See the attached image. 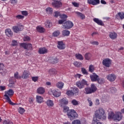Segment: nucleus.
Here are the masks:
<instances>
[{"label":"nucleus","instance_id":"obj_27","mask_svg":"<svg viewBox=\"0 0 124 124\" xmlns=\"http://www.w3.org/2000/svg\"><path fill=\"white\" fill-rule=\"evenodd\" d=\"M36 101L38 103H42L43 102V97L41 96L37 95L36 96Z\"/></svg>","mask_w":124,"mask_h":124},{"label":"nucleus","instance_id":"obj_50","mask_svg":"<svg viewBox=\"0 0 124 124\" xmlns=\"http://www.w3.org/2000/svg\"><path fill=\"white\" fill-rule=\"evenodd\" d=\"M88 103H89V106H93V102H92V99L91 98H88L87 99Z\"/></svg>","mask_w":124,"mask_h":124},{"label":"nucleus","instance_id":"obj_52","mask_svg":"<svg viewBox=\"0 0 124 124\" xmlns=\"http://www.w3.org/2000/svg\"><path fill=\"white\" fill-rule=\"evenodd\" d=\"M60 18L61 19H66V18H67V16H66L65 14H61L60 15Z\"/></svg>","mask_w":124,"mask_h":124},{"label":"nucleus","instance_id":"obj_32","mask_svg":"<svg viewBox=\"0 0 124 124\" xmlns=\"http://www.w3.org/2000/svg\"><path fill=\"white\" fill-rule=\"evenodd\" d=\"M75 57L78 60H79L80 61H83V60H84V57H83V56L79 53L76 54L75 55Z\"/></svg>","mask_w":124,"mask_h":124},{"label":"nucleus","instance_id":"obj_17","mask_svg":"<svg viewBox=\"0 0 124 124\" xmlns=\"http://www.w3.org/2000/svg\"><path fill=\"white\" fill-rule=\"evenodd\" d=\"M38 53L40 54V55L47 54V53H48V49H46L45 47H40L39 48Z\"/></svg>","mask_w":124,"mask_h":124},{"label":"nucleus","instance_id":"obj_38","mask_svg":"<svg viewBox=\"0 0 124 124\" xmlns=\"http://www.w3.org/2000/svg\"><path fill=\"white\" fill-rule=\"evenodd\" d=\"M74 65L75 66H76V67H80L82 66V63L80 62H74Z\"/></svg>","mask_w":124,"mask_h":124},{"label":"nucleus","instance_id":"obj_26","mask_svg":"<svg viewBox=\"0 0 124 124\" xmlns=\"http://www.w3.org/2000/svg\"><path fill=\"white\" fill-rule=\"evenodd\" d=\"M5 33L7 36H12L13 32L10 29H7L5 30Z\"/></svg>","mask_w":124,"mask_h":124},{"label":"nucleus","instance_id":"obj_28","mask_svg":"<svg viewBox=\"0 0 124 124\" xmlns=\"http://www.w3.org/2000/svg\"><path fill=\"white\" fill-rule=\"evenodd\" d=\"M36 30L37 31H38L39 32H40L41 33H43V32L45 31V29L43 27L40 26H37L36 27Z\"/></svg>","mask_w":124,"mask_h":124},{"label":"nucleus","instance_id":"obj_19","mask_svg":"<svg viewBox=\"0 0 124 124\" xmlns=\"http://www.w3.org/2000/svg\"><path fill=\"white\" fill-rule=\"evenodd\" d=\"M52 94L55 97H59L62 94V93L58 90H53L52 91Z\"/></svg>","mask_w":124,"mask_h":124},{"label":"nucleus","instance_id":"obj_34","mask_svg":"<svg viewBox=\"0 0 124 124\" xmlns=\"http://www.w3.org/2000/svg\"><path fill=\"white\" fill-rule=\"evenodd\" d=\"M64 84L63 82H59L57 83V88H59V89H62V88H63Z\"/></svg>","mask_w":124,"mask_h":124},{"label":"nucleus","instance_id":"obj_29","mask_svg":"<svg viewBox=\"0 0 124 124\" xmlns=\"http://www.w3.org/2000/svg\"><path fill=\"white\" fill-rule=\"evenodd\" d=\"M76 14H77V15L78 17H80V18L81 19V20H84V19L86 18V16H85V15L82 14L80 12H76Z\"/></svg>","mask_w":124,"mask_h":124},{"label":"nucleus","instance_id":"obj_25","mask_svg":"<svg viewBox=\"0 0 124 124\" xmlns=\"http://www.w3.org/2000/svg\"><path fill=\"white\" fill-rule=\"evenodd\" d=\"M46 103L48 107H53V106H54V102L51 100H47L46 102Z\"/></svg>","mask_w":124,"mask_h":124},{"label":"nucleus","instance_id":"obj_60","mask_svg":"<svg viewBox=\"0 0 124 124\" xmlns=\"http://www.w3.org/2000/svg\"><path fill=\"white\" fill-rule=\"evenodd\" d=\"M4 65L2 63H0V70H3Z\"/></svg>","mask_w":124,"mask_h":124},{"label":"nucleus","instance_id":"obj_44","mask_svg":"<svg viewBox=\"0 0 124 124\" xmlns=\"http://www.w3.org/2000/svg\"><path fill=\"white\" fill-rule=\"evenodd\" d=\"M81 72L82 74H84V75H88L89 73H88V71L85 68H81Z\"/></svg>","mask_w":124,"mask_h":124},{"label":"nucleus","instance_id":"obj_4","mask_svg":"<svg viewBox=\"0 0 124 124\" xmlns=\"http://www.w3.org/2000/svg\"><path fill=\"white\" fill-rule=\"evenodd\" d=\"M96 90L97 88L94 84H92L91 85V87H87L84 89V93L85 94H91V93H93L95 92H96Z\"/></svg>","mask_w":124,"mask_h":124},{"label":"nucleus","instance_id":"obj_6","mask_svg":"<svg viewBox=\"0 0 124 124\" xmlns=\"http://www.w3.org/2000/svg\"><path fill=\"white\" fill-rule=\"evenodd\" d=\"M19 45L21 47L24 48L25 50H28L29 51H32V45L30 43H20Z\"/></svg>","mask_w":124,"mask_h":124},{"label":"nucleus","instance_id":"obj_23","mask_svg":"<svg viewBox=\"0 0 124 124\" xmlns=\"http://www.w3.org/2000/svg\"><path fill=\"white\" fill-rule=\"evenodd\" d=\"M74 95H78L79 94V89L77 87H74L72 89Z\"/></svg>","mask_w":124,"mask_h":124},{"label":"nucleus","instance_id":"obj_13","mask_svg":"<svg viewBox=\"0 0 124 124\" xmlns=\"http://www.w3.org/2000/svg\"><path fill=\"white\" fill-rule=\"evenodd\" d=\"M90 78L92 82H96L98 80L99 76L96 74L93 73L92 75H90Z\"/></svg>","mask_w":124,"mask_h":124},{"label":"nucleus","instance_id":"obj_46","mask_svg":"<svg viewBox=\"0 0 124 124\" xmlns=\"http://www.w3.org/2000/svg\"><path fill=\"white\" fill-rule=\"evenodd\" d=\"M72 124H81V122L79 120H75L72 122Z\"/></svg>","mask_w":124,"mask_h":124},{"label":"nucleus","instance_id":"obj_48","mask_svg":"<svg viewBox=\"0 0 124 124\" xmlns=\"http://www.w3.org/2000/svg\"><path fill=\"white\" fill-rule=\"evenodd\" d=\"M69 108L66 106H64L63 107V112H64V113H66L67 112V114L68 111H69Z\"/></svg>","mask_w":124,"mask_h":124},{"label":"nucleus","instance_id":"obj_37","mask_svg":"<svg viewBox=\"0 0 124 124\" xmlns=\"http://www.w3.org/2000/svg\"><path fill=\"white\" fill-rule=\"evenodd\" d=\"M18 112L19 113V114L23 115L24 114V113H25V108H23L19 107L18 108Z\"/></svg>","mask_w":124,"mask_h":124},{"label":"nucleus","instance_id":"obj_43","mask_svg":"<svg viewBox=\"0 0 124 124\" xmlns=\"http://www.w3.org/2000/svg\"><path fill=\"white\" fill-rule=\"evenodd\" d=\"M14 77L16 78V79H21V78H22L21 76H19V73H18V72H16L14 74Z\"/></svg>","mask_w":124,"mask_h":124},{"label":"nucleus","instance_id":"obj_53","mask_svg":"<svg viewBox=\"0 0 124 124\" xmlns=\"http://www.w3.org/2000/svg\"><path fill=\"white\" fill-rule=\"evenodd\" d=\"M30 40H31V38L29 36H25L23 38L24 41H30Z\"/></svg>","mask_w":124,"mask_h":124},{"label":"nucleus","instance_id":"obj_64","mask_svg":"<svg viewBox=\"0 0 124 124\" xmlns=\"http://www.w3.org/2000/svg\"><path fill=\"white\" fill-rule=\"evenodd\" d=\"M0 91H4V90H5V86H0Z\"/></svg>","mask_w":124,"mask_h":124},{"label":"nucleus","instance_id":"obj_63","mask_svg":"<svg viewBox=\"0 0 124 124\" xmlns=\"http://www.w3.org/2000/svg\"><path fill=\"white\" fill-rule=\"evenodd\" d=\"M110 91H111V93H115L117 91V89L114 87H112L110 88Z\"/></svg>","mask_w":124,"mask_h":124},{"label":"nucleus","instance_id":"obj_36","mask_svg":"<svg viewBox=\"0 0 124 124\" xmlns=\"http://www.w3.org/2000/svg\"><path fill=\"white\" fill-rule=\"evenodd\" d=\"M66 94L68 95V96H74V94L73 93L72 90L67 91L66 92Z\"/></svg>","mask_w":124,"mask_h":124},{"label":"nucleus","instance_id":"obj_58","mask_svg":"<svg viewBox=\"0 0 124 124\" xmlns=\"http://www.w3.org/2000/svg\"><path fill=\"white\" fill-rule=\"evenodd\" d=\"M72 4L75 6V7H79V3L77 2H72Z\"/></svg>","mask_w":124,"mask_h":124},{"label":"nucleus","instance_id":"obj_12","mask_svg":"<svg viewBox=\"0 0 124 124\" xmlns=\"http://www.w3.org/2000/svg\"><path fill=\"white\" fill-rule=\"evenodd\" d=\"M116 78L117 77L114 74H109L107 76V78L110 82H114V81L116 80Z\"/></svg>","mask_w":124,"mask_h":124},{"label":"nucleus","instance_id":"obj_45","mask_svg":"<svg viewBox=\"0 0 124 124\" xmlns=\"http://www.w3.org/2000/svg\"><path fill=\"white\" fill-rule=\"evenodd\" d=\"M90 72H93L94 71V67L93 65H90L89 67Z\"/></svg>","mask_w":124,"mask_h":124},{"label":"nucleus","instance_id":"obj_57","mask_svg":"<svg viewBox=\"0 0 124 124\" xmlns=\"http://www.w3.org/2000/svg\"><path fill=\"white\" fill-rule=\"evenodd\" d=\"M65 21V19H60L59 20L58 23L59 25H62L63 23H64V21Z\"/></svg>","mask_w":124,"mask_h":124},{"label":"nucleus","instance_id":"obj_42","mask_svg":"<svg viewBox=\"0 0 124 124\" xmlns=\"http://www.w3.org/2000/svg\"><path fill=\"white\" fill-rule=\"evenodd\" d=\"M60 32L59 31H55L53 32L52 35L54 37H57V36H59V35L60 34Z\"/></svg>","mask_w":124,"mask_h":124},{"label":"nucleus","instance_id":"obj_5","mask_svg":"<svg viewBox=\"0 0 124 124\" xmlns=\"http://www.w3.org/2000/svg\"><path fill=\"white\" fill-rule=\"evenodd\" d=\"M67 115L71 121H73V120H75V119L78 118V114H77V112L74 109H69L68 111Z\"/></svg>","mask_w":124,"mask_h":124},{"label":"nucleus","instance_id":"obj_9","mask_svg":"<svg viewBox=\"0 0 124 124\" xmlns=\"http://www.w3.org/2000/svg\"><path fill=\"white\" fill-rule=\"evenodd\" d=\"M102 64L106 67H110L112 64V60L109 58H106L103 60Z\"/></svg>","mask_w":124,"mask_h":124},{"label":"nucleus","instance_id":"obj_35","mask_svg":"<svg viewBox=\"0 0 124 124\" xmlns=\"http://www.w3.org/2000/svg\"><path fill=\"white\" fill-rule=\"evenodd\" d=\"M97 83L98 84H100V85H102L103 84H104L105 83V79L104 78H98Z\"/></svg>","mask_w":124,"mask_h":124},{"label":"nucleus","instance_id":"obj_33","mask_svg":"<svg viewBox=\"0 0 124 124\" xmlns=\"http://www.w3.org/2000/svg\"><path fill=\"white\" fill-rule=\"evenodd\" d=\"M91 58H92V54H91L90 53H87L85 54V60H86L87 61H89V60H91Z\"/></svg>","mask_w":124,"mask_h":124},{"label":"nucleus","instance_id":"obj_16","mask_svg":"<svg viewBox=\"0 0 124 124\" xmlns=\"http://www.w3.org/2000/svg\"><path fill=\"white\" fill-rule=\"evenodd\" d=\"M100 2L99 0H88V3L92 5H97V4H99Z\"/></svg>","mask_w":124,"mask_h":124},{"label":"nucleus","instance_id":"obj_10","mask_svg":"<svg viewBox=\"0 0 124 124\" xmlns=\"http://www.w3.org/2000/svg\"><path fill=\"white\" fill-rule=\"evenodd\" d=\"M24 30V26L22 25H19L17 26H14L13 27V31L16 33H18L19 31H21Z\"/></svg>","mask_w":124,"mask_h":124},{"label":"nucleus","instance_id":"obj_15","mask_svg":"<svg viewBox=\"0 0 124 124\" xmlns=\"http://www.w3.org/2000/svg\"><path fill=\"white\" fill-rule=\"evenodd\" d=\"M57 47L60 50H63V49H65V45L63 44L62 41H58Z\"/></svg>","mask_w":124,"mask_h":124},{"label":"nucleus","instance_id":"obj_22","mask_svg":"<svg viewBox=\"0 0 124 124\" xmlns=\"http://www.w3.org/2000/svg\"><path fill=\"white\" fill-rule=\"evenodd\" d=\"M109 36L111 39L114 40V39H116L118 37V34L116 32H111L109 33Z\"/></svg>","mask_w":124,"mask_h":124},{"label":"nucleus","instance_id":"obj_61","mask_svg":"<svg viewBox=\"0 0 124 124\" xmlns=\"http://www.w3.org/2000/svg\"><path fill=\"white\" fill-rule=\"evenodd\" d=\"M29 101L30 103H31V104L33 103V98L30 97L29 98Z\"/></svg>","mask_w":124,"mask_h":124},{"label":"nucleus","instance_id":"obj_30","mask_svg":"<svg viewBox=\"0 0 124 124\" xmlns=\"http://www.w3.org/2000/svg\"><path fill=\"white\" fill-rule=\"evenodd\" d=\"M62 34L63 36H68L70 34V31L68 30H63L62 31Z\"/></svg>","mask_w":124,"mask_h":124},{"label":"nucleus","instance_id":"obj_7","mask_svg":"<svg viewBox=\"0 0 124 124\" xmlns=\"http://www.w3.org/2000/svg\"><path fill=\"white\" fill-rule=\"evenodd\" d=\"M87 83L88 82L86 81V80L82 79L81 81H78L76 82V86L79 89H83Z\"/></svg>","mask_w":124,"mask_h":124},{"label":"nucleus","instance_id":"obj_31","mask_svg":"<svg viewBox=\"0 0 124 124\" xmlns=\"http://www.w3.org/2000/svg\"><path fill=\"white\" fill-rule=\"evenodd\" d=\"M45 27L48 29H50L52 27V23L49 20H46L45 23Z\"/></svg>","mask_w":124,"mask_h":124},{"label":"nucleus","instance_id":"obj_62","mask_svg":"<svg viewBox=\"0 0 124 124\" xmlns=\"http://www.w3.org/2000/svg\"><path fill=\"white\" fill-rule=\"evenodd\" d=\"M91 44H93V45H98V42L97 41H93L91 42Z\"/></svg>","mask_w":124,"mask_h":124},{"label":"nucleus","instance_id":"obj_1","mask_svg":"<svg viewBox=\"0 0 124 124\" xmlns=\"http://www.w3.org/2000/svg\"><path fill=\"white\" fill-rule=\"evenodd\" d=\"M95 117L96 119L98 120H102V121H105L107 119L106 114H105V110L100 108L96 110L95 112Z\"/></svg>","mask_w":124,"mask_h":124},{"label":"nucleus","instance_id":"obj_59","mask_svg":"<svg viewBox=\"0 0 124 124\" xmlns=\"http://www.w3.org/2000/svg\"><path fill=\"white\" fill-rule=\"evenodd\" d=\"M17 41H16V40H13L12 41V45L13 46H16V45H17Z\"/></svg>","mask_w":124,"mask_h":124},{"label":"nucleus","instance_id":"obj_2","mask_svg":"<svg viewBox=\"0 0 124 124\" xmlns=\"http://www.w3.org/2000/svg\"><path fill=\"white\" fill-rule=\"evenodd\" d=\"M123 116H122V113L120 112H117L115 113L113 111H111L108 113V120H113L115 122H120Z\"/></svg>","mask_w":124,"mask_h":124},{"label":"nucleus","instance_id":"obj_8","mask_svg":"<svg viewBox=\"0 0 124 124\" xmlns=\"http://www.w3.org/2000/svg\"><path fill=\"white\" fill-rule=\"evenodd\" d=\"M74 25L73 23L69 20L66 21L65 23H63L62 28L63 29H66L67 30H69L73 27Z\"/></svg>","mask_w":124,"mask_h":124},{"label":"nucleus","instance_id":"obj_20","mask_svg":"<svg viewBox=\"0 0 124 124\" xmlns=\"http://www.w3.org/2000/svg\"><path fill=\"white\" fill-rule=\"evenodd\" d=\"M37 93H39V94H43L44 93H45V89L43 87H39L37 89Z\"/></svg>","mask_w":124,"mask_h":124},{"label":"nucleus","instance_id":"obj_47","mask_svg":"<svg viewBox=\"0 0 124 124\" xmlns=\"http://www.w3.org/2000/svg\"><path fill=\"white\" fill-rule=\"evenodd\" d=\"M54 17H56V18L59 17V16H61V13L59 11H56L54 12Z\"/></svg>","mask_w":124,"mask_h":124},{"label":"nucleus","instance_id":"obj_54","mask_svg":"<svg viewBox=\"0 0 124 124\" xmlns=\"http://www.w3.org/2000/svg\"><path fill=\"white\" fill-rule=\"evenodd\" d=\"M52 62L51 63H53V64H54V63H57V62H58V61H59L58 60V59L57 58H55L54 59H52Z\"/></svg>","mask_w":124,"mask_h":124},{"label":"nucleus","instance_id":"obj_14","mask_svg":"<svg viewBox=\"0 0 124 124\" xmlns=\"http://www.w3.org/2000/svg\"><path fill=\"white\" fill-rule=\"evenodd\" d=\"M57 73V70L55 69H50L48 71V74L49 77H53V76H55V75H56Z\"/></svg>","mask_w":124,"mask_h":124},{"label":"nucleus","instance_id":"obj_40","mask_svg":"<svg viewBox=\"0 0 124 124\" xmlns=\"http://www.w3.org/2000/svg\"><path fill=\"white\" fill-rule=\"evenodd\" d=\"M72 104H73L74 106H77V105H79V102L76 99H74L71 101Z\"/></svg>","mask_w":124,"mask_h":124},{"label":"nucleus","instance_id":"obj_56","mask_svg":"<svg viewBox=\"0 0 124 124\" xmlns=\"http://www.w3.org/2000/svg\"><path fill=\"white\" fill-rule=\"evenodd\" d=\"M32 80L33 82H36L38 80V77H32Z\"/></svg>","mask_w":124,"mask_h":124},{"label":"nucleus","instance_id":"obj_39","mask_svg":"<svg viewBox=\"0 0 124 124\" xmlns=\"http://www.w3.org/2000/svg\"><path fill=\"white\" fill-rule=\"evenodd\" d=\"M46 12H47V14H52L53 13V9L50 7L47 8L46 9Z\"/></svg>","mask_w":124,"mask_h":124},{"label":"nucleus","instance_id":"obj_49","mask_svg":"<svg viewBox=\"0 0 124 124\" xmlns=\"http://www.w3.org/2000/svg\"><path fill=\"white\" fill-rule=\"evenodd\" d=\"M16 19H24V18H25V16L19 15L16 16Z\"/></svg>","mask_w":124,"mask_h":124},{"label":"nucleus","instance_id":"obj_55","mask_svg":"<svg viewBox=\"0 0 124 124\" xmlns=\"http://www.w3.org/2000/svg\"><path fill=\"white\" fill-rule=\"evenodd\" d=\"M21 14H22V15H24V16H28V11H23L21 12Z\"/></svg>","mask_w":124,"mask_h":124},{"label":"nucleus","instance_id":"obj_21","mask_svg":"<svg viewBox=\"0 0 124 124\" xmlns=\"http://www.w3.org/2000/svg\"><path fill=\"white\" fill-rule=\"evenodd\" d=\"M93 21L95 22L97 25H99V26H103L104 24L103 23V22H102V20H99L98 18H93Z\"/></svg>","mask_w":124,"mask_h":124},{"label":"nucleus","instance_id":"obj_18","mask_svg":"<svg viewBox=\"0 0 124 124\" xmlns=\"http://www.w3.org/2000/svg\"><path fill=\"white\" fill-rule=\"evenodd\" d=\"M60 103L61 106H63L64 105H67V104H68V100L66 99V98H63L60 100Z\"/></svg>","mask_w":124,"mask_h":124},{"label":"nucleus","instance_id":"obj_11","mask_svg":"<svg viewBox=\"0 0 124 124\" xmlns=\"http://www.w3.org/2000/svg\"><path fill=\"white\" fill-rule=\"evenodd\" d=\"M52 5L53 7H55V8H60L62 7V3L61 0H58L53 2L52 3Z\"/></svg>","mask_w":124,"mask_h":124},{"label":"nucleus","instance_id":"obj_24","mask_svg":"<svg viewBox=\"0 0 124 124\" xmlns=\"http://www.w3.org/2000/svg\"><path fill=\"white\" fill-rule=\"evenodd\" d=\"M29 77V73H28V71L24 70L22 75L21 76V78H23V79H27Z\"/></svg>","mask_w":124,"mask_h":124},{"label":"nucleus","instance_id":"obj_51","mask_svg":"<svg viewBox=\"0 0 124 124\" xmlns=\"http://www.w3.org/2000/svg\"><path fill=\"white\" fill-rule=\"evenodd\" d=\"M3 124H13V123L11 121H9V120H4Z\"/></svg>","mask_w":124,"mask_h":124},{"label":"nucleus","instance_id":"obj_41","mask_svg":"<svg viewBox=\"0 0 124 124\" xmlns=\"http://www.w3.org/2000/svg\"><path fill=\"white\" fill-rule=\"evenodd\" d=\"M117 14L121 20H123L124 19V12H119Z\"/></svg>","mask_w":124,"mask_h":124},{"label":"nucleus","instance_id":"obj_3","mask_svg":"<svg viewBox=\"0 0 124 124\" xmlns=\"http://www.w3.org/2000/svg\"><path fill=\"white\" fill-rule=\"evenodd\" d=\"M5 93L4 96L6 97L7 102H8L10 105H13L14 106V105H17L16 103H13L12 101H11V99H10V98H9V96H12V95L14 94V91H13L12 89H10L9 91L6 92Z\"/></svg>","mask_w":124,"mask_h":124}]
</instances>
